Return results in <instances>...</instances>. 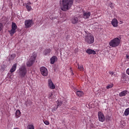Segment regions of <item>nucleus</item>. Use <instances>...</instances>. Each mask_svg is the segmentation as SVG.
I'll return each mask as SVG.
<instances>
[{"label": "nucleus", "mask_w": 129, "mask_h": 129, "mask_svg": "<svg viewBox=\"0 0 129 129\" xmlns=\"http://www.w3.org/2000/svg\"><path fill=\"white\" fill-rule=\"evenodd\" d=\"M57 106H61L62 105V102L60 100H57Z\"/></svg>", "instance_id": "28"}, {"label": "nucleus", "mask_w": 129, "mask_h": 129, "mask_svg": "<svg viewBox=\"0 0 129 129\" xmlns=\"http://www.w3.org/2000/svg\"><path fill=\"white\" fill-rule=\"evenodd\" d=\"M15 115L17 117V118H18V117H20V116H21V111H20V110H17L15 113Z\"/></svg>", "instance_id": "21"}, {"label": "nucleus", "mask_w": 129, "mask_h": 129, "mask_svg": "<svg viewBox=\"0 0 129 129\" xmlns=\"http://www.w3.org/2000/svg\"><path fill=\"white\" fill-rule=\"evenodd\" d=\"M48 87L50 88V89H55V86L54 85V84L51 80H48Z\"/></svg>", "instance_id": "11"}, {"label": "nucleus", "mask_w": 129, "mask_h": 129, "mask_svg": "<svg viewBox=\"0 0 129 129\" xmlns=\"http://www.w3.org/2000/svg\"><path fill=\"white\" fill-rule=\"evenodd\" d=\"M50 53H51V49H46L43 51V55L44 56H49L50 55Z\"/></svg>", "instance_id": "13"}, {"label": "nucleus", "mask_w": 129, "mask_h": 129, "mask_svg": "<svg viewBox=\"0 0 129 129\" xmlns=\"http://www.w3.org/2000/svg\"><path fill=\"white\" fill-rule=\"evenodd\" d=\"M113 87V85L110 84V85H108L106 87V88H107V89H109V88H112Z\"/></svg>", "instance_id": "29"}, {"label": "nucleus", "mask_w": 129, "mask_h": 129, "mask_svg": "<svg viewBox=\"0 0 129 129\" xmlns=\"http://www.w3.org/2000/svg\"><path fill=\"white\" fill-rule=\"evenodd\" d=\"M109 74L111 75V77H115V75L113 72H109Z\"/></svg>", "instance_id": "27"}, {"label": "nucleus", "mask_w": 129, "mask_h": 129, "mask_svg": "<svg viewBox=\"0 0 129 129\" xmlns=\"http://www.w3.org/2000/svg\"><path fill=\"white\" fill-rule=\"evenodd\" d=\"M33 104V102L31 101H27V106H29V105H31Z\"/></svg>", "instance_id": "30"}, {"label": "nucleus", "mask_w": 129, "mask_h": 129, "mask_svg": "<svg viewBox=\"0 0 129 129\" xmlns=\"http://www.w3.org/2000/svg\"><path fill=\"white\" fill-rule=\"evenodd\" d=\"M27 5H31V2L28 3Z\"/></svg>", "instance_id": "37"}, {"label": "nucleus", "mask_w": 129, "mask_h": 129, "mask_svg": "<svg viewBox=\"0 0 129 129\" xmlns=\"http://www.w3.org/2000/svg\"><path fill=\"white\" fill-rule=\"evenodd\" d=\"M26 8L28 11V12H30V11H32V7L29 5H26Z\"/></svg>", "instance_id": "25"}, {"label": "nucleus", "mask_w": 129, "mask_h": 129, "mask_svg": "<svg viewBox=\"0 0 129 129\" xmlns=\"http://www.w3.org/2000/svg\"><path fill=\"white\" fill-rule=\"evenodd\" d=\"M111 24L113 27H117V20L113 19L111 21Z\"/></svg>", "instance_id": "17"}, {"label": "nucleus", "mask_w": 129, "mask_h": 129, "mask_svg": "<svg viewBox=\"0 0 129 129\" xmlns=\"http://www.w3.org/2000/svg\"><path fill=\"white\" fill-rule=\"evenodd\" d=\"M40 129H43V128H40Z\"/></svg>", "instance_id": "38"}, {"label": "nucleus", "mask_w": 129, "mask_h": 129, "mask_svg": "<svg viewBox=\"0 0 129 129\" xmlns=\"http://www.w3.org/2000/svg\"><path fill=\"white\" fill-rule=\"evenodd\" d=\"M11 57H12V58L13 60L14 58L16 57V54H13L11 55Z\"/></svg>", "instance_id": "31"}, {"label": "nucleus", "mask_w": 129, "mask_h": 129, "mask_svg": "<svg viewBox=\"0 0 129 129\" xmlns=\"http://www.w3.org/2000/svg\"><path fill=\"white\" fill-rule=\"evenodd\" d=\"M3 28H4V25L2 23H0V32L3 30Z\"/></svg>", "instance_id": "32"}, {"label": "nucleus", "mask_w": 129, "mask_h": 129, "mask_svg": "<svg viewBox=\"0 0 129 129\" xmlns=\"http://www.w3.org/2000/svg\"><path fill=\"white\" fill-rule=\"evenodd\" d=\"M24 24L25 28L26 29H29V28H31V27L34 25V22H33V20L28 19L25 21Z\"/></svg>", "instance_id": "6"}, {"label": "nucleus", "mask_w": 129, "mask_h": 129, "mask_svg": "<svg viewBox=\"0 0 129 129\" xmlns=\"http://www.w3.org/2000/svg\"><path fill=\"white\" fill-rule=\"evenodd\" d=\"M74 0H60L59 7L60 9L63 12H67L73 6V2Z\"/></svg>", "instance_id": "1"}, {"label": "nucleus", "mask_w": 129, "mask_h": 129, "mask_svg": "<svg viewBox=\"0 0 129 129\" xmlns=\"http://www.w3.org/2000/svg\"><path fill=\"white\" fill-rule=\"evenodd\" d=\"M86 53H87L88 54H89V55L93 54V55H95V54H96V52L95 51V50H93L92 49H87L86 50Z\"/></svg>", "instance_id": "14"}, {"label": "nucleus", "mask_w": 129, "mask_h": 129, "mask_svg": "<svg viewBox=\"0 0 129 129\" xmlns=\"http://www.w3.org/2000/svg\"><path fill=\"white\" fill-rule=\"evenodd\" d=\"M126 73L127 75H129V68L126 70Z\"/></svg>", "instance_id": "35"}, {"label": "nucleus", "mask_w": 129, "mask_h": 129, "mask_svg": "<svg viewBox=\"0 0 129 129\" xmlns=\"http://www.w3.org/2000/svg\"><path fill=\"white\" fill-rule=\"evenodd\" d=\"M44 123H45V124H46V125H49V121H48L47 120L44 121Z\"/></svg>", "instance_id": "33"}, {"label": "nucleus", "mask_w": 129, "mask_h": 129, "mask_svg": "<svg viewBox=\"0 0 129 129\" xmlns=\"http://www.w3.org/2000/svg\"><path fill=\"white\" fill-rule=\"evenodd\" d=\"M70 70H71V73L72 75H74V73H73V70H72V68H71Z\"/></svg>", "instance_id": "34"}, {"label": "nucleus", "mask_w": 129, "mask_h": 129, "mask_svg": "<svg viewBox=\"0 0 129 129\" xmlns=\"http://www.w3.org/2000/svg\"><path fill=\"white\" fill-rule=\"evenodd\" d=\"M76 94L79 97H81V96H83V95H84V93L82 91H77Z\"/></svg>", "instance_id": "18"}, {"label": "nucleus", "mask_w": 129, "mask_h": 129, "mask_svg": "<svg viewBox=\"0 0 129 129\" xmlns=\"http://www.w3.org/2000/svg\"><path fill=\"white\" fill-rule=\"evenodd\" d=\"M40 72L43 76H47L48 75V70L44 67L40 68Z\"/></svg>", "instance_id": "8"}, {"label": "nucleus", "mask_w": 129, "mask_h": 129, "mask_svg": "<svg viewBox=\"0 0 129 129\" xmlns=\"http://www.w3.org/2000/svg\"><path fill=\"white\" fill-rule=\"evenodd\" d=\"M126 59H129V55H126Z\"/></svg>", "instance_id": "36"}, {"label": "nucleus", "mask_w": 129, "mask_h": 129, "mask_svg": "<svg viewBox=\"0 0 129 129\" xmlns=\"http://www.w3.org/2000/svg\"><path fill=\"white\" fill-rule=\"evenodd\" d=\"M48 98L51 100H52V99H54V94H53V92H50L49 93L48 95Z\"/></svg>", "instance_id": "20"}, {"label": "nucleus", "mask_w": 129, "mask_h": 129, "mask_svg": "<svg viewBox=\"0 0 129 129\" xmlns=\"http://www.w3.org/2000/svg\"><path fill=\"white\" fill-rule=\"evenodd\" d=\"M80 22V20H79L77 17H74L72 19V23L73 24V25H76V24H78Z\"/></svg>", "instance_id": "12"}, {"label": "nucleus", "mask_w": 129, "mask_h": 129, "mask_svg": "<svg viewBox=\"0 0 129 129\" xmlns=\"http://www.w3.org/2000/svg\"><path fill=\"white\" fill-rule=\"evenodd\" d=\"M36 58H37V54L33 53L31 58L29 59V60L27 62V66L28 67H31V66H32V65L35 63Z\"/></svg>", "instance_id": "5"}, {"label": "nucleus", "mask_w": 129, "mask_h": 129, "mask_svg": "<svg viewBox=\"0 0 129 129\" xmlns=\"http://www.w3.org/2000/svg\"><path fill=\"white\" fill-rule=\"evenodd\" d=\"M127 94V91L124 90L119 93V96L122 97V96H125Z\"/></svg>", "instance_id": "16"}, {"label": "nucleus", "mask_w": 129, "mask_h": 129, "mask_svg": "<svg viewBox=\"0 0 129 129\" xmlns=\"http://www.w3.org/2000/svg\"><path fill=\"white\" fill-rule=\"evenodd\" d=\"M16 69H17V63H15L11 69L10 70V72L13 73L16 71Z\"/></svg>", "instance_id": "19"}, {"label": "nucleus", "mask_w": 129, "mask_h": 129, "mask_svg": "<svg viewBox=\"0 0 129 129\" xmlns=\"http://www.w3.org/2000/svg\"><path fill=\"white\" fill-rule=\"evenodd\" d=\"M119 44H120V39L117 37L113 38L109 43V46L112 47V48L119 46Z\"/></svg>", "instance_id": "3"}, {"label": "nucleus", "mask_w": 129, "mask_h": 129, "mask_svg": "<svg viewBox=\"0 0 129 129\" xmlns=\"http://www.w3.org/2000/svg\"><path fill=\"white\" fill-rule=\"evenodd\" d=\"M18 26H17V24L14 22L12 23V29L11 30L9 31V33L11 36H13L15 33H16V30H17Z\"/></svg>", "instance_id": "7"}, {"label": "nucleus", "mask_w": 129, "mask_h": 129, "mask_svg": "<svg viewBox=\"0 0 129 129\" xmlns=\"http://www.w3.org/2000/svg\"><path fill=\"white\" fill-rule=\"evenodd\" d=\"M78 68L80 71H84L83 66L78 64Z\"/></svg>", "instance_id": "22"}, {"label": "nucleus", "mask_w": 129, "mask_h": 129, "mask_svg": "<svg viewBox=\"0 0 129 129\" xmlns=\"http://www.w3.org/2000/svg\"><path fill=\"white\" fill-rule=\"evenodd\" d=\"M98 119L99 121H101L102 122H103V121H104V120H105V117H104V115H103V113L99 111L98 113Z\"/></svg>", "instance_id": "9"}, {"label": "nucleus", "mask_w": 129, "mask_h": 129, "mask_svg": "<svg viewBox=\"0 0 129 129\" xmlns=\"http://www.w3.org/2000/svg\"><path fill=\"white\" fill-rule=\"evenodd\" d=\"M57 59H58V58H57V56H52L50 58V63L54 64L55 63V62H56V61H57Z\"/></svg>", "instance_id": "15"}, {"label": "nucleus", "mask_w": 129, "mask_h": 129, "mask_svg": "<svg viewBox=\"0 0 129 129\" xmlns=\"http://www.w3.org/2000/svg\"><path fill=\"white\" fill-rule=\"evenodd\" d=\"M90 16H91V13L89 12H84L83 14V18L85 19V20H87L90 18Z\"/></svg>", "instance_id": "10"}, {"label": "nucleus", "mask_w": 129, "mask_h": 129, "mask_svg": "<svg viewBox=\"0 0 129 129\" xmlns=\"http://www.w3.org/2000/svg\"><path fill=\"white\" fill-rule=\"evenodd\" d=\"M85 42L87 44H93L94 43V36L89 34L85 37Z\"/></svg>", "instance_id": "4"}, {"label": "nucleus", "mask_w": 129, "mask_h": 129, "mask_svg": "<svg viewBox=\"0 0 129 129\" xmlns=\"http://www.w3.org/2000/svg\"><path fill=\"white\" fill-rule=\"evenodd\" d=\"M126 78V75L124 74H122V76L121 78L122 81H123V82H124V81H125Z\"/></svg>", "instance_id": "23"}, {"label": "nucleus", "mask_w": 129, "mask_h": 129, "mask_svg": "<svg viewBox=\"0 0 129 129\" xmlns=\"http://www.w3.org/2000/svg\"><path fill=\"white\" fill-rule=\"evenodd\" d=\"M28 71L25 64H23L20 68L18 70V74L20 77L24 78L26 76Z\"/></svg>", "instance_id": "2"}, {"label": "nucleus", "mask_w": 129, "mask_h": 129, "mask_svg": "<svg viewBox=\"0 0 129 129\" xmlns=\"http://www.w3.org/2000/svg\"><path fill=\"white\" fill-rule=\"evenodd\" d=\"M27 129H35V127L32 124H29L27 126Z\"/></svg>", "instance_id": "26"}, {"label": "nucleus", "mask_w": 129, "mask_h": 129, "mask_svg": "<svg viewBox=\"0 0 129 129\" xmlns=\"http://www.w3.org/2000/svg\"><path fill=\"white\" fill-rule=\"evenodd\" d=\"M124 114V115H125V116H127V115H128V114H129V108H127L125 110Z\"/></svg>", "instance_id": "24"}]
</instances>
